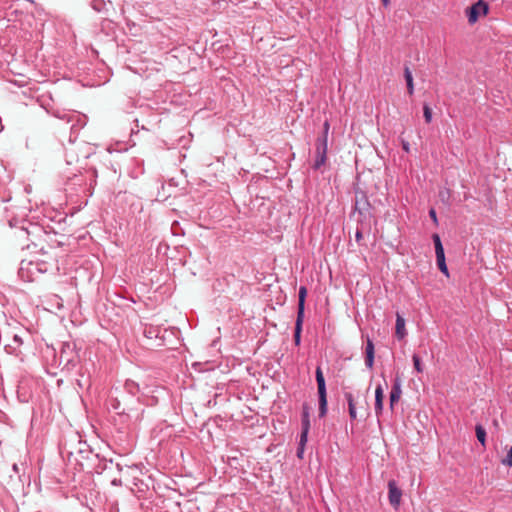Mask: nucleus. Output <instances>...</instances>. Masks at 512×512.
Returning a JSON list of instances; mask_svg holds the SVG:
<instances>
[{
	"label": "nucleus",
	"instance_id": "f257e3e1",
	"mask_svg": "<svg viewBox=\"0 0 512 512\" xmlns=\"http://www.w3.org/2000/svg\"><path fill=\"white\" fill-rule=\"evenodd\" d=\"M315 377L318 389L319 417L322 418L327 414V390L325 378L320 366L316 368Z\"/></svg>",
	"mask_w": 512,
	"mask_h": 512
},
{
	"label": "nucleus",
	"instance_id": "f03ea898",
	"mask_svg": "<svg viewBox=\"0 0 512 512\" xmlns=\"http://www.w3.org/2000/svg\"><path fill=\"white\" fill-rule=\"evenodd\" d=\"M327 149H328V137L325 135H319L315 142V161L313 164V169H320L327 160Z\"/></svg>",
	"mask_w": 512,
	"mask_h": 512
},
{
	"label": "nucleus",
	"instance_id": "7ed1b4c3",
	"mask_svg": "<svg viewBox=\"0 0 512 512\" xmlns=\"http://www.w3.org/2000/svg\"><path fill=\"white\" fill-rule=\"evenodd\" d=\"M432 240H433L434 247H435L437 266H438L439 270L444 275L449 277V271H448V267H447L446 261H445L444 247H443V244L441 242V238H440L439 234L434 233L432 235Z\"/></svg>",
	"mask_w": 512,
	"mask_h": 512
},
{
	"label": "nucleus",
	"instance_id": "20e7f679",
	"mask_svg": "<svg viewBox=\"0 0 512 512\" xmlns=\"http://www.w3.org/2000/svg\"><path fill=\"white\" fill-rule=\"evenodd\" d=\"M489 6L484 0H478L475 4L466 9V16L470 24H475L481 15H486Z\"/></svg>",
	"mask_w": 512,
	"mask_h": 512
},
{
	"label": "nucleus",
	"instance_id": "39448f33",
	"mask_svg": "<svg viewBox=\"0 0 512 512\" xmlns=\"http://www.w3.org/2000/svg\"><path fill=\"white\" fill-rule=\"evenodd\" d=\"M402 497V491L397 486V483L395 480H390L388 482V498L389 502L393 507H398L401 502Z\"/></svg>",
	"mask_w": 512,
	"mask_h": 512
},
{
	"label": "nucleus",
	"instance_id": "423d86ee",
	"mask_svg": "<svg viewBox=\"0 0 512 512\" xmlns=\"http://www.w3.org/2000/svg\"><path fill=\"white\" fill-rule=\"evenodd\" d=\"M109 405H110V408L112 410H114L118 415L126 416L127 419L133 417L132 413L134 412V410L131 409V408L130 409H126V408L122 407L121 401L118 398H111L109 400ZM134 417L136 419H138L139 418V413H136L134 415Z\"/></svg>",
	"mask_w": 512,
	"mask_h": 512
},
{
	"label": "nucleus",
	"instance_id": "0eeeda50",
	"mask_svg": "<svg viewBox=\"0 0 512 512\" xmlns=\"http://www.w3.org/2000/svg\"><path fill=\"white\" fill-rule=\"evenodd\" d=\"M401 394H402L401 379H400V377L396 376L393 381V385H392L390 396H389L391 409H393L394 405L399 401Z\"/></svg>",
	"mask_w": 512,
	"mask_h": 512
},
{
	"label": "nucleus",
	"instance_id": "6e6552de",
	"mask_svg": "<svg viewBox=\"0 0 512 512\" xmlns=\"http://www.w3.org/2000/svg\"><path fill=\"white\" fill-rule=\"evenodd\" d=\"M375 358V346L370 338H367L365 347V365L367 368L372 369Z\"/></svg>",
	"mask_w": 512,
	"mask_h": 512
},
{
	"label": "nucleus",
	"instance_id": "1a4fd4ad",
	"mask_svg": "<svg viewBox=\"0 0 512 512\" xmlns=\"http://www.w3.org/2000/svg\"><path fill=\"white\" fill-rule=\"evenodd\" d=\"M23 344L22 338L15 334L12 338V342L5 345V350L7 353L12 355H19L20 353V347Z\"/></svg>",
	"mask_w": 512,
	"mask_h": 512
},
{
	"label": "nucleus",
	"instance_id": "9d476101",
	"mask_svg": "<svg viewBox=\"0 0 512 512\" xmlns=\"http://www.w3.org/2000/svg\"><path fill=\"white\" fill-rule=\"evenodd\" d=\"M307 297V288L300 286L298 292L297 316L305 317V301Z\"/></svg>",
	"mask_w": 512,
	"mask_h": 512
},
{
	"label": "nucleus",
	"instance_id": "9b49d317",
	"mask_svg": "<svg viewBox=\"0 0 512 512\" xmlns=\"http://www.w3.org/2000/svg\"><path fill=\"white\" fill-rule=\"evenodd\" d=\"M383 399H384V390L381 385H378L375 389V414L376 416L381 415L383 411Z\"/></svg>",
	"mask_w": 512,
	"mask_h": 512
},
{
	"label": "nucleus",
	"instance_id": "f8f14e48",
	"mask_svg": "<svg viewBox=\"0 0 512 512\" xmlns=\"http://www.w3.org/2000/svg\"><path fill=\"white\" fill-rule=\"evenodd\" d=\"M304 317L296 316L295 328H294V343L299 346L301 343V333L303 328Z\"/></svg>",
	"mask_w": 512,
	"mask_h": 512
},
{
	"label": "nucleus",
	"instance_id": "ddd939ff",
	"mask_svg": "<svg viewBox=\"0 0 512 512\" xmlns=\"http://www.w3.org/2000/svg\"><path fill=\"white\" fill-rule=\"evenodd\" d=\"M396 336L398 339H403L406 336V329H405V320L404 318L397 314L396 317Z\"/></svg>",
	"mask_w": 512,
	"mask_h": 512
},
{
	"label": "nucleus",
	"instance_id": "4468645a",
	"mask_svg": "<svg viewBox=\"0 0 512 512\" xmlns=\"http://www.w3.org/2000/svg\"><path fill=\"white\" fill-rule=\"evenodd\" d=\"M344 397L347 401V404H348V410H349V416L351 419H356L357 418V412H356V407H355V401H354V396L352 395V393L350 392H346L344 394Z\"/></svg>",
	"mask_w": 512,
	"mask_h": 512
},
{
	"label": "nucleus",
	"instance_id": "2eb2a0df",
	"mask_svg": "<svg viewBox=\"0 0 512 512\" xmlns=\"http://www.w3.org/2000/svg\"><path fill=\"white\" fill-rule=\"evenodd\" d=\"M124 389L128 394L132 396H135L140 391L139 384L133 380H126Z\"/></svg>",
	"mask_w": 512,
	"mask_h": 512
},
{
	"label": "nucleus",
	"instance_id": "dca6fc26",
	"mask_svg": "<svg viewBox=\"0 0 512 512\" xmlns=\"http://www.w3.org/2000/svg\"><path fill=\"white\" fill-rule=\"evenodd\" d=\"M476 437L478 441L485 446L486 444V430L481 424H477L475 427Z\"/></svg>",
	"mask_w": 512,
	"mask_h": 512
},
{
	"label": "nucleus",
	"instance_id": "f3484780",
	"mask_svg": "<svg viewBox=\"0 0 512 512\" xmlns=\"http://www.w3.org/2000/svg\"><path fill=\"white\" fill-rule=\"evenodd\" d=\"M25 233L27 234L28 237L35 236L37 234L42 233V229H41V227H39L36 224H30L29 227L25 229Z\"/></svg>",
	"mask_w": 512,
	"mask_h": 512
},
{
	"label": "nucleus",
	"instance_id": "a211bd4d",
	"mask_svg": "<svg viewBox=\"0 0 512 512\" xmlns=\"http://www.w3.org/2000/svg\"><path fill=\"white\" fill-rule=\"evenodd\" d=\"M412 361L417 373H422L424 371V367L422 365L421 358L417 354H413Z\"/></svg>",
	"mask_w": 512,
	"mask_h": 512
},
{
	"label": "nucleus",
	"instance_id": "6ab92c4d",
	"mask_svg": "<svg viewBox=\"0 0 512 512\" xmlns=\"http://www.w3.org/2000/svg\"><path fill=\"white\" fill-rule=\"evenodd\" d=\"M423 115L426 123H430L432 121V110L428 104L423 105Z\"/></svg>",
	"mask_w": 512,
	"mask_h": 512
},
{
	"label": "nucleus",
	"instance_id": "aec40b11",
	"mask_svg": "<svg viewBox=\"0 0 512 512\" xmlns=\"http://www.w3.org/2000/svg\"><path fill=\"white\" fill-rule=\"evenodd\" d=\"M144 335L147 337V338H150L152 339L153 337H158V330L153 328L152 326H146L144 328Z\"/></svg>",
	"mask_w": 512,
	"mask_h": 512
},
{
	"label": "nucleus",
	"instance_id": "412c9836",
	"mask_svg": "<svg viewBox=\"0 0 512 512\" xmlns=\"http://www.w3.org/2000/svg\"><path fill=\"white\" fill-rule=\"evenodd\" d=\"M502 464L508 467H512V447L508 450L506 458L502 460Z\"/></svg>",
	"mask_w": 512,
	"mask_h": 512
},
{
	"label": "nucleus",
	"instance_id": "4be33fe9",
	"mask_svg": "<svg viewBox=\"0 0 512 512\" xmlns=\"http://www.w3.org/2000/svg\"><path fill=\"white\" fill-rule=\"evenodd\" d=\"M91 6L95 11L101 12L105 6V3L103 1L93 0Z\"/></svg>",
	"mask_w": 512,
	"mask_h": 512
},
{
	"label": "nucleus",
	"instance_id": "5701e85b",
	"mask_svg": "<svg viewBox=\"0 0 512 512\" xmlns=\"http://www.w3.org/2000/svg\"><path fill=\"white\" fill-rule=\"evenodd\" d=\"M404 78L406 83L413 82L412 72L407 65L404 67Z\"/></svg>",
	"mask_w": 512,
	"mask_h": 512
},
{
	"label": "nucleus",
	"instance_id": "b1692460",
	"mask_svg": "<svg viewBox=\"0 0 512 512\" xmlns=\"http://www.w3.org/2000/svg\"><path fill=\"white\" fill-rule=\"evenodd\" d=\"M308 433L309 432L301 431L300 439H299V443H298L300 446L306 445V443L308 441Z\"/></svg>",
	"mask_w": 512,
	"mask_h": 512
},
{
	"label": "nucleus",
	"instance_id": "393cba45",
	"mask_svg": "<svg viewBox=\"0 0 512 512\" xmlns=\"http://www.w3.org/2000/svg\"><path fill=\"white\" fill-rule=\"evenodd\" d=\"M301 420H310L309 407L306 404L303 405Z\"/></svg>",
	"mask_w": 512,
	"mask_h": 512
},
{
	"label": "nucleus",
	"instance_id": "a878e982",
	"mask_svg": "<svg viewBox=\"0 0 512 512\" xmlns=\"http://www.w3.org/2000/svg\"><path fill=\"white\" fill-rule=\"evenodd\" d=\"M310 420H301V431L309 432Z\"/></svg>",
	"mask_w": 512,
	"mask_h": 512
},
{
	"label": "nucleus",
	"instance_id": "bb28decb",
	"mask_svg": "<svg viewBox=\"0 0 512 512\" xmlns=\"http://www.w3.org/2000/svg\"><path fill=\"white\" fill-rule=\"evenodd\" d=\"M429 216L432 219V221L434 222V224L437 226L438 225V218H437V214H436V211H435L434 208H431L429 210Z\"/></svg>",
	"mask_w": 512,
	"mask_h": 512
},
{
	"label": "nucleus",
	"instance_id": "cd10ccee",
	"mask_svg": "<svg viewBox=\"0 0 512 512\" xmlns=\"http://www.w3.org/2000/svg\"><path fill=\"white\" fill-rule=\"evenodd\" d=\"M329 130H330V124H329V122L326 120V121L324 122V124H323V130H322L321 135H325V137H328Z\"/></svg>",
	"mask_w": 512,
	"mask_h": 512
},
{
	"label": "nucleus",
	"instance_id": "c85d7f7f",
	"mask_svg": "<svg viewBox=\"0 0 512 512\" xmlns=\"http://www.w3.org/2000/svg\"><path fill=\"white\" fill-rule=\"evenodd\" d=\"M401 145H402V149L406 152V153H409L410 151V144L408 141L406 140H402L401 141Z\"/></svg>",
	"mask_w": 512,
	"mask_h": 512
},
{
	"label": "nucleus",
	"instance_id": "c756f323",
	"mask_svg": "<svg viewBox=\"0 0 512 512\" xmlns=\"http://www.w3.org/2000/svg\"><path fill=\"white\" fill-rule=\"evenodd\" d=\"M304 449H305V446H300V445L298 444V447H297V453H296V454H297V457H298L299 459H302V458H303Z\"/></svg>",
	"mask_w": 512,
	"mask_h": 512
},
{
	"label": "nucleus",
	"instance_id": "7c9ffc66",
	"mask_svg": "<svg viewBox=\"0 0 512 512\" xmlns=\"http://www.w3.org/2000/svg\"><path fill=\"white\" fill-rule=\"evenodd\" d=\"M355 239L357 243H360V241L363 239V233L360 229L356 230Z\"/></svg>",
	"mask_w": 512,
	"mask_h": 512
},
{
	"label": "nucleus",
	"instance_id": "2f4dec72",
	"mask_svg": "<svg viewBox=\"0 0 512 512\" xmlns=\"http://www.w3.org/2000/svg\"><path fill=\"white\" fill-rule=\"evenodd\" d=\"M406 86H407V91H408L409 95H413V93H414V83L413 82L406 83Z\"/></svg>",
	"mask_w": 512,
	"mask_h": 512
},
{
	"label": "nucleus",
	"instance_id": "473e14b6",
	"mask_svg": "<svg viewBox=\"0 0 512 512\" xmlns=\"http://www.w3.org/2000/svg\"><path fill=\"white\" fill-rule=\"evenodd\" d=\"M58 117H59L60 119H66V120L69 122V121L71 120V117H72V116H71V115H69V114L64 113V114H62V115H58Z\"/></svg>",
	"mask_w": 512,
	"mask_h": 512
},
{
	"label": "nucleus",
	"instance_id": "72a5a7b5",
	"mask_svg": "<svg viewBox=\"0 0 512 512\" xmlns=\"http://www.w3.org/2000/svg\"><path fill=\"white\" fill-rule=\"evenodd\" d=\"M382 3L385 7H387L390 3V0H382Z\"/></svg>",
	"mask_w": 512,
	"mask_h": 512
},
{
	"label": "nucleus",
	"instance_id": "f704fd0d",
	"mask_svg": "<svg viewBox=\"0 0 512 512\" xmlns=\"http://www.w3.org/2000/svg\"><path fill=\"white\" fill-rule=\"evenodd\" d=\"M13 470H14V471H16V472L18 471L17 464H14V465H13Z\"/></svg>",
	"mask_w": 512,
	"mask_h": 512
}]
</instances>
